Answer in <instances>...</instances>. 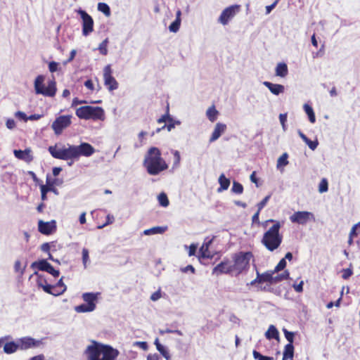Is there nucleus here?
Wrapping results in <instances>:
<instances>
[{
    "label": "nucleus",
    "mask_w": 360,
    "mask_h": 360,
    "mask_svg": "<svg viewBox=\"0 0 360 360\" xmlns=\"http://www.w3.org/2000/svg\"><path fill=\"white\" fill-rule=\"evenodd\" d=\"M252 252H238L232 255V260L224 258L212 269V274H229L237 276L250 268V262L253 259Z\"/></svg>",
    "instance_id": "1"
},
{
    "label": "nucleus",
    "mask_w": 360,
    "mask_h": 360,
    "mask_svg": "<svg viewBox=\"0 0 360 360\" xmlns=\"http://www.w3.org/2000/svg\"><path fill=\"white\" fill-rule=\"evenodd\" d=\"M49 152L56 159L69 160H77L80 156L89 157L95 153L94 148L89 143H82L79 146L68 145L58 148L57 146L49 147Z\"/></svg>",
    "instance_id": "2"
},
{
    "label": "nucleus",
    "mask_w": 360,
    "mask_h": 360,
    "mask_svg": "<svg viewBox=\"0 0 360 360\" xmlns=\"http://www.w3.org/2000/svg\"><path fill=\"white\" fill-rule=\"evenodd\" d=\"M89 360H115L120 352L108 345L93 342L86 350Z\"/></svg>",
    "instance_id": "3"
},
{
    "label": "nucleus",
    "mask_w": 360,
    "mask_h": 360,
    "mask_svg": "<svg viewBox=\"0 0 360 360\" xmlns=\"http://www.w3.org/2000/svg\"><path fill=\"white\" fill-rule=\"evenodd\" d=\"M143 166L150 175H158L168 169L167 163L161 157V152L156 147L149 148L144 158Z\"/></svg>",
    "instance_id": "4"
},
{
    "label": "nucleus",
    "mask_w": 360,
    "mask_h": 360,
    "mask_svg": "<svg viewBox=\"0 0 360 360\" xmlns=\"http://www.w3.org/2000/svg\"><path fill=\"white\" fill-rule=\"evenodd\" d=\"M273 223L274 224L263 234L261 242L262 245L270 252L278 249L283 242V235L280 233L281 224L279 221L268 219L264 224Z\"/></svg>",
    "instance_id": "5"
},
{
    "label": "nucleus",
    "mask_w": 360,
    "mask_h": 360,
    "mask_svg": "<svg viewBox=\"0 0 360 360\" xmlns=\"http://www.w3.org/2000/svg\"><path fill=\"white\" fill-rule=\"evenodd\" d=\"M76 115L83 120H104L105 112L101 107L84 105L78 108Z\"/></svg>",
    "instance_id": "6"
},
{
    "label": "nucleus",
    "mask_w": 360,
    "mask_h": 360,
    "mask_svg": "<svg viewBox=\"0 0 360 360\" xmlns=\"http://www.w3.org/2000/svg\"><path fill=\"white\" fill-rule=\"evenodd\" d=\"M44 75H38L34 80V90L37 94H41L44 96L53 97L56 94V82L55 79L49 81L48 86L44 87Z\"/></svg>",
    "instance_id": "7"
},
{
    "label": "nucleus",
    "mask_w": 360,
    "mask_h": 360,
    "mask_svg": "<svg viewBox=\"0 0 360 360\" xmlns=\"http://www.w3.org/2000/svg\"><path fill=\"white\" fill-rule=\"evenodd\" d=\"M99 292H85L82 295V299L86 302L75 307L77 313H86L93 311L96 307V302Z\"/></svg>",
    "instance_id": "8"
},
{
    "label": "nucleus",
    "mask_w": 360,
    "mask_h": 360,
    "mask_svg": "<svg viewBox=\"0 0 360 360\" xmlns=\"http://www.w3.org/2000/svg\"><path fill=\"white\" fill-rule=\"evenodd\" d=\"M72 117L70 115H60L56 118L51 124V128L55 134L60 135L63 131L70 127L72 124Z\"/></svg>",
    "instance_id": "9"
},
{
    "label": "nucleus",
    "mask_w": 360,
    "mask_h": 360,
    "mask_svg": "<svg viewBox=\"0 0 360 360\" xmlns=\"http://www.w3.org/2000/svg\"><path fill=\"white\" fill-rule=\"evenodd\" d=\"M103 82L109 91L116 90L119 87V84L112 76V69L111 65L108 64L103 68Z\"/></svg>",
    "instance_id": "10"
},
{
    "label": "nucleus",
    "mask_w": 360,
    "mask_h": 360,
    "mask_svg": "<svg viewBox=\"0 0 360 360\" xmlns=\"http://www.w3.org/2000/svg\"><path fill=\"white\" fill-rule=\"evenodd\" d=\"M77 12L82 20V34L84 36H88L94 31V20L85 11L79 8Z\"/></svg>",
    "instance_id": "11"
},
{
    "label": "nucleus",
    "mask_w": 360,
    "mask_h": 360,
    "mask_svg": "<svg viewBox=\"0 0 360 360\" xmlns=\"http://www.w3.org/2000/svg\"><path fill=\"white\" fill-rule=\"evenodd\" d=\"M158 122L159 124L165 123V125L162 128H159L157 129V131L159 132L160 130L163 129H167L169 131H170L172 129L175 127L176 125H179L181 124L179 121L174 120L169 115V105L167 103L166 106V112L165 114L162 115L158 120Z\"/></svg>",
    "instance_id": "12"
},
{
    "label": "nucleus",
    "mask_w": 360,
    "mask_h": 360,
    "mask_svg": "<svg viewBox=\"0 0 360 360\" xmlns=\"http://www.w3.org/2000/svg\"><path fill=\"white\" fill-rule=\"evenodd\" d=\"M240 5H232L226 8L219 18V22L226 25L240 11Z\"/></svg>",
    "instance_id": "13"
},
{
    "label": "nucleus",
    "mask_w": 360,
    "mask_h": 360,
    "mask_svg": "<svg viewBox=\"0 0 360 360\" xmlns=\"http://www.w3.org/2000/svg\"><path fill=\"white\" fill-rule=\"evenodd\" d=\"M31 268L40 271H46L54 277H58L60 274L58 270H56L53 266L46 259H41L32 263Z\"/></svg>",
    "instance_id": "14"
},
{
    "label": "nucleus",
    "mask_w": 360,
    "mask_h": 360,
    "mask_svg": "<svg viewBox=\"0 0 360 360\" xmlns=\"http://www.w3.org/2000/svg\"><path fill=\"white\" fill-rule=\"evenodd\" d=\"M314 214L307 211H298L293 213L290 217V220L292 223L298 224H306L309 221L314 220Z\"/></svg>",
    "instance_id": "15"
},
{
    "label": "nucleus",
    "mask_w": 360,
    "mask_h": 360,
    "mask_svg": "<svg viewBox=\"0 0 360 360\" xmlns=\"http://www.w3.org/2000/svg\"><path fill=\"white\" fill-rule=\"evenodd\" d=\"M18 344L20 349L26 350L30 348L38 347L41 345V341L30 337H25L19 340Z\"/></svg>",
    "instance_id": "16"
},
{
    "label": "nucleus",
    "mask_w": 360,
    "mask_h": 360,
    "mask_svg": "<svg viewBox=\"0 0 360 360\" xmlns=\"http://www.w3.org/2000/svg\"><path fill=\"white\" fill-rule=\"evenodd\" d=\"M39 231L44 235H50L56 229V221L52 220L51 221L44 222L40 220L38 223Z\"/></svg>",
    "instance_id": "17"
},
{
    "label": "nucleus",
    "mask_w": 360,
    "mask_h": 360,
    "mask_svg": "<svg viewBox=\"0 0 360 360\" xmlns=\"http://www.w3.org/2000/svg\"><path fill=\"white\" fill-rule=\"evenodd\" d=\"M13 153L16 158L22 160L27 163H30L33 160L32 152L30 148H25L24 150H15Z\"/></svg>",
    "instance_id": "18"
},
{
    "label": "nucleus",
    "mask_w": 360,
    "mask_h": 360,
    "mask_svg": "<svg viewBox=\"0 0 360 360\" xmlns=\"http://www.w3.org/2000/svg\"><path fill=\"white\" fill-rule=\"evenodd\" d=\"M226 125L225 124L218 122L216 124L214 131L210 138V142H214L217 140L222 134L225 132Z\"/></svg>",
    "instance_id": "19"
},
{
    "label": "nucleus",
    "mask_w": 360,
    "mask_h": 360,
    "mask_svg": "<svg viewBox=\"0 0 360 360\" xmlns=\"http://www.w3.org/2000/svg\"><path fill=\"white\" fill-rule=\"evenodd\" d=\"M205 243V249H204V258H213L215 255L217 256L216 259H219L220 258V255L216 250H210L212 245V240L206 241V239L204 240Z\"/></svg>",
    "instance_id": "20"
},
{
    "label": "nucleus",
    "mask_w": 360,
    "mask_h": 360,
    "mask_svg": "<svg viewBox=\"0 0 360 360\" xmlns=\"http://www.w3.org/2000/svg\"><path fill=\"white\" fill-rule=\"evenodd\" d=\"M263 84L274 95H278L284 91V86L278 84H273L270 82H264Z\"/></svg>",
    "instance_id": "21"
},
{
    "label": "nucleus",
    "mask_w": 360,
    "mask_h": 360,
    "mask_svg": "<svg viewBox=\"0 0 360 360\" xmlns=\"http://www.w3.org/2000/svg\"><path fill=\"white\" fill-rule=\"evenodd\" d=\"M44 291L54 296H58L65 292V288L60 289L56 285L46 284L44 286Z\"/></svg>",
    "instance_id": "22"
},
{
    "label": "nucleus",
    "mask_w": 360,
    "mask_h": 360,
    "mask_svg": "<svg viewBox=\"0 0 360 360\" xmlns=\"http://www.w3.org/2000/svg\"><path fill=\"white\" fill-rule=\"evenodd\" d=\"M181 11L180 9H178L176 12V19L174 22L171 23V25L169 26V30L172 32H176L179 31L181 25Z\"/></svg>",
    "instance_id": "23"
},
{
    "label": "nucleus",
    "mask_w": 360,
    "mask_h": 360,
    "mask_svg": "<svg viewBox=\"0 0 360 360\" xmlns=\"http://www.w3.org/2000/svg\"><path fill=\"white\" fill-rule=\"evenodd\" d=\"M295 348L292 344H287L284 347L282 360H293Z\"/></svg>",
    "instance_id": "24"
},
{
    "label": "nucleus",
    "mask_w": 360,
    "mask_h": 360,
    "mask_svg": "<svg viewBox=\"0 0 360 360\" xmlns=\"http://www.w3.org/2000/svg\"><path fill=\"white\" fill-rule=\"evenodd\" d=\"M288 73V66L285 63H280L276 68V75L285 77Z\"/></svg>",
    "instance_id": "25"
},
{
    "label": "nucleus",
    "mask_w": 360,
    "mask_h": 360,
    "mask_svg": "<svg viewBox=\"0 0 360 360\" xmlns=\"http://www.w3.org/2000/svg\"><path fill=\"white\" fill-rule=\"evenodd\" d=\"M18 349L19 344L13 341L6 342L4 346V352L8 354L15 352Z\"/></svg>",
    "instance_id": "26"
},
{
    "label": "nucleus",
    "mask_w": 360,
    "mask_h": 360,
    "mask_svg": "<svg viewBox=\"0 0 360 360\" xmlns=\"http://www.w3.org/2000/svg\"><path fill=\"white\" fill-rule=\"evenodd\" d=\"M274 273L273 272H265L262 274H259L257 273V281L258 283H262L264 282H268L272 284V279H273V274Z\"/></svg>",
    "instance_id": "27"
},
{
    "label": "nucleus",
    "mask_w": 360,
    "mask_h": 360,
    "mask_svg": "<svg viewBox=\"0 0 360 360\" xmlns=\"http://www.w3.org/2000/svg\"><path fill=\"white\" fill-rule=\"evenodd\" d=\"M220 187L217 189L218 192L227 190L230 186V180L225 176L224 174H221L219 178Z\"/></svg>",
    "instance_id": "28"
},
{
    "label": "nucleus",
    "mask_w": 360,
    "mask_h": 360,
    "mask_svg": "<svg viewBox=\"0 0 360 360\" xmlns=\"http://www.w3.org/2000/svg\"><path fill=\"white\" fill-rule=\"evenodd\" d=\"M299 135L300 136V138L303 140V141L305 142L306 144H307V146H309V148L312 150H314L316 148H317V146L319 144L318 141H311L304 133H302L301 131H299Z\"/></svg>",
    "instance_id": "29"
},
{
    "label": "nucleus",
    "mask_w": 360,
    "mask_h": 360,
    "mask_svg": "<svg viewBox=\"0 0 360 360\" xmlns=\"http://www.w3.org/2000/svg\"><path fill=\"white\" fill-rule=\"evenodd\" d=\"M265 336L268 340H271V339L278 340L279 338V333L274 326L271 325L269 327L267 331L266 332Z\"/></svg>",
    "instance_id": "30"
},
{
    "label": "nucleus",
    "mask_w": 360,
    "mask_h": 360,
    "mask_svg": "<svg viewBox=\"0 0 360 360\" xmlns=\"http://www.w3.org/2000/svg\"><path fill=\"white\" fill-rule=\"evenodd\" d=\"M304 110L306 114L308 115L309 122L311 123H314L316 122V116L312 107L306 103L304 105Z\"/></svg>",
    "instance_id": "31"
},
{
    "label": "nucleus",
    "mask_w": 360,
    "mask_h": 360,
    "mask_svg": "<svg viewBox=\"0 0 360 360\" xmlns=\"http://www.w3.org/2000/svg\"><path fill=\"white\" fill-rule=\"evenodd\" d=\"M167 229V226H155L149 229H146L144 231V234L150 235V234H158V233H163Z\"/></svg>",
    "instance_id": "32"
},
{
    "label": "nucleus",
    "mask_w": 360,
    "mask_h": 360,
    "mask_svg": "<svg viewBox=\"0 0 360 360\" xmlns=\"http://www.w3.org/2000/svg\"><path fill=\"white\" fill-rule=\"evenodd\" d=\"M218 114L219 112L216 110L214 105L209 108L206 112L207 118L212 122L217 120Z\"/></svg>",
    "instance_id": "33"
},
{
    "label": "nucleus",
    "mask_w": 360,
    "mask_h": 360,
    "mask_svg": "<svg viewBox=\"0 0 360 360\" xmlns=\"http://www.w3.org/2000/svg\"><path fill=\"white\" fill-rule=\"evenodd\" d=\"M155 345L156 346V349L160 352V353L167 360L169 359V354L167 349L162 346L160 342L158 339H156L155 341Z\"/></svg>",
    "instance_id": "34"
},
{
    "label": "nucleus",
    "mask_w": 360,
    "mask_h": 360,
    "mask_svg": "<svg viewBox=\"0 0 360 360\" xmlns=\"http://www.w3.org/2000/svg\"><path fill=\"white\" fill-rule=\"evenodd\" d=\"M290 273L288 270H285L281 274H278L276 276H273L272 284L277 283L284 280H287L289 278Z\"/></svg>",
    "instance_id": "35"
},
{
    "label": "nucleus",
    "mask_w": 360,
    "mask_h": 360,
    "mask_svg": "<svg viewBox=\"0 0 360 360\" xmlns=\"http://www.w3.org/2000/svg\"><path fill=\"white\" fill-rule=\"evenodd\" d=\"M98 10L105 14L106 16H109L110 15V8L109 6L105 3H98Z\"/></svg>",
    "instance_id": "36"
},
{
    "label": "nucleus",
    "mask_w": 360,
    "mask_h": 360,
    "mask_svg": "<svg viewBox=\"0 0 360 360\" xmlns=\"http://www.w3.org/2000/svg\"><path fill=\"white\" fill-rule=\"evenodd\" d=\"M171 153L173 155V168L179 167L181 161V155L178 150H171Z\"/></svg>",
    "instance_id": "37"
},
{
    "label": "nucleus",
    "mask_w": 360,
    "mask_h": 360,
    "mask_svg": "<svg viewBox=\"0 0 360 360\" xmlns=\"http://www.w3.org/2000/svg\"><path fill=\"white\" fill-rule=\"evenodd\" d=\"M108 39L106 38L104 39L98 46V50L101 54L103 56H106L108 54Z\"/></svg>",
    "instance_id": "38"
},
{
    "label": "nucleus",
    "mask_w": 360,
    "mask_h": 360,
    "mask_svg": "<svg viewBox=\"0 0 360 360\" xmlns=\"http://www.w3.org/2000/svg\"><path fill=\"white\" fill-rule=\"evenodd\" d=\"M158 202L160 205H162V207H167L169 203L168 198L165 193H161L158 195Z\"/></svg>",
    "instance_id": "39"
},
{
    "label": "nucleus",
    "mask_w": 360,
    "mask_h": 360,
    "mask_svg": "<svg viewBox=\"0 0 360 360\" xmlns=\"http://www.w3.org/2000/svg\"><path fill=\"white\" fill-rule=\"evenodd\" d=\"M231 191L236 194H241L243 192V186L239 182L233 181Z\"/></svg>",
    "instance_id": "40"
},
{
    "label": "nucleus",
    "mask_w": 360,
    "mask_h": 360,
    "mask_svg": "<svg viewBox=\"0 0 360 360\" xmlns=\"http://www.w3.org/2000/svg\"><path fill=\"white\" fill-rule=\"evenodd\" d=\"M252 355H253V357L257 360H274L273 357L263 356L259 352H257L256 350H253Z\"/></svg>",
    "instance_id": "41"
},
{
    "label": "nucleus",
    "mask_w": 360,
    "mask_h": 360,
    "mask_svg": "<svg viewBox=\"0 0 360 360\" xmlns=\"http://www.w3.org/2000/svg\"><path fill=\"white\" fill-rule=\"evenodd\" d=\"M328 189V183L326 179H323L319 186V191L320 193L326 192Z\"/></svg>",
    "instance_id": "42"
},
{
    "label": "nucleus",
    "mask_w": 360,
    "mask_h": 360,
    "mask_svg": "<svg viewBox=\"0 0 360 360\" xmlns=\"http://www.w3.org/2000/svg\"><path fill=\"white\" fill-rule=\"evenodd\" d=\"M286 266V261L285 260V258L281 259L278 264L276 266L273 273L278 272L280 271H282L285 269Z\"/></svg>",
    "instance_id": "43"
},
{
    "label": "nucleus",
    "mask_w": 360,
    "mask_h": 360,
    "mask_svg": "<svg viewBox=\"0 0 360 360\" xmlns=\"http://www.w3.org/2000/svg\"><path fill=\"white\" fill-rule=\"evenodd\" d=\"M288 164V154L283 153L278 160V166H285Z\"/></svg>",
    "instance_id": "44"
},
{
    "label": "nucleus",
    "mask_w": 360,
    "mask_h": 360,
    "mask_svg": "<svg viewBox=\"0 0 360 360\" xmlns=\"http://www.w3.org/2000/svg\"><path fill=\"white\" fill-rule=\"evenodd\" d=\"M82 254V262H83V264L84 266V268H86V264H87V262L89 260V250H88V249L83 248Z\"/></svg>",
    "instance_id": "45"
},
{
    "label": "nucleus",
    "mask_w": 360,
    "mask_h": 360,
    "mask_svg": "<svg viewBox=\"0 0 360 360\" xmlns=\"http://www.w3.org/2000/svg\"><path fill=\"white\" fill-rule=\"evenodd\" d=\"M34 274H36L37 276V283L38 286H39L44 289V286H45L46 284H48L46 283V279L44 278L43 276L38 274L37 272H34Z\"/></svg>",
    "instance_id": "46"
},
{
    "label": "nucleus",
    "mask_w": 360,
    "mask_h": 360,
    "mask_svg": "<svg viewBox=\"0 0 360 360\" xmlns=\"http://www.w3.org/2000/svg\"><path fill=\"white\" fill-rule=\"evenodd\" d=\"M285 338L289 342L288 344H292L294 340L295 334L292 332H290L286 329H283Z\"/></svg>",
    "instance_id": "47"
},
{
    "label": "nucleus",
    "mask_w": 360,
    "mask_h": 360,
    "mask_svg": "<svg viewBox=\"0 0 360 360\" xmlns=\"http://www.w3.org/2000/svg\"><path fill=\"white\" fill-rule=\"evenodd\" d=\"M270 198L271 195H269L257 204V210H259V212H260L264 208V207L266 205Z\"/></svg>",
    "instance_id": "48"
},
{
    "label": "nucleus",
    "mask_w": 360,
    "mask_h": 360,
    "mask_svg": "<svg viewBox=\"0 0 360 360\" xmlns=\"http://www.w3.org/2000/svg\"><path fill=\"white\" fill-rule=\"evenodd\" d=\"M358 228H360V221L352 226L349 236L353 238L356 237L359 234L357 232Z\"/></svg>",
    "instance_id": "49"
},
{
    "label": "nucleus",
    "mask_w": 360,
    "mask_h": 360,
    "mask_svg": "<svg viewBox=\"0 0 360 360\" xmlns=\"http://www.w3.org/2000/svg\"><path fill=\"white\" fill-rule=\"evenodd\" d=\"M185 247H186V248H188V255L189 256L195 255L197 248H198V245L196 244L193 243L188 247L186 245Z\"/></svg>",
    "instance_id": "50"
},
{
    "label": "nucleus",
    "mask_w": 360,
    "mask_h": 360,
    "mask_svg": "<svg viewBox=\"0 0 360 360\" xmlns=\"http://www.w3.org/2000/svg\"><path fill=\"white\" fill-rule=\"evenodd\" d=\"M160 333L161 335H163L165 333H176V334H178V335H181V333L180 330H172V329H169V328H166L165 330H160Z\"/></svg>",
    "instance_id": "51"
},
{
    "label": "nucleus",
    "mask_w": 360,
    "mask_h": 360,
    "mask_svg": "<svg viewBox=\"0 0 360 360\" xmlns=\"http://www.w3.org/2000/svg\"><path fill=\"white\" fill-rule=\"evenodd\" d=\"M353 272L350 269H346L343 270L342 278L345 280L348 279L352 275Z\"/></svg>",
    "instance_id": "52"
},
{
    "label": "nucleus",
    "mask_w": 360,
    "mask_h": 360,
    "mask_svg": "<svg viewBox=\"0 0 360 360\" xmlns=\"http://www.w3.org/2000/svg\"><path fill=\"white\" fill-rule=\"evenodd\" d=\"M58 63L55 61H51L49 64V70L51 72H54L58 70Z\"/></svg>",
    "instance_id": "53"
},
{
    "label": "nucleus",
    "mask_w": 360,
    "mask_h": 360,
    "mask_svg": "<svg viewBox=\"0 0 360 360\" xmlns=\"http://www.w3.org/2000/svg\"><path fill=\"white\" fill-rule=\"evenodd\" d=\"M14 269L16 272L20 271V274H22L24 269H21V262L19 260L15 261L14 264Z\"/></svg>",
    "instance_id": "54"
},
{
    "label": "nucleus",
    "mask_w": 360,
    "mask_h": 360,
    "mask_svg": "<svg viewBox=\"0 0 360 360\" xmlns=\"http://www.w3.org/2000/svg\"><path fill=\"white\" fill-rule=\"evenodd\" d=\"M15 117L19 118V119H20V120H23L25 121H27L28 120V118L27 117L25 113L23 112H21V111H18L15 113Z\"/></svg>",
    "instance_id": "55"
},
{
    "label": "nucleus",
    "mask_w": 360,
    "mask_h": 360,
    "mask_svg": "<svg viewBox=\"0 0 360 360\" xmlns=\"http://www.w3.org/2000/svg\"><path fill=\"white\" fill-rule=\"evenodd\" d=\"M84 86L91 91H93L94 89L93 82L91 79H87L84 82Z\"/></svg>",
    "instance_id": "56"
},
{
    "label": "nucleus",
    "mask_w": 360,
    "mask_h": 360,
    "mask_svg": "<svg viewBox=\"0 0 360 360\" xmlns=\"http://www.w3.org/2000/svg\"><path fill=\"white\" fill-rule=\"evenodd\" d=\"M303 281H301L299 284L294 285L293 287L295 290L297 292H302L303 291Z\"/></svg>",
    "instance_id": "57"
},
{
    "label": "nucleus",
    "mask_w": 360,
    "mask_h": 360,
    "mask_svg": "<svg viewBox=\"0 0 360 360\" xmlns=\"http://www.w3.org/2000/svg\"><path fill=\"white\" fill-rule=\"evenodd\" d=\"M6 127L11 129H13L15 127V122L13 119H8L6 121Z\"/></svg>",
    "instance_id": "58"
},
{
    "label": "nucleus",
    "mask_w": 360,
    "mask_h": 360,
    "mask_svg": "<svg viewBox=\"0 0 360 360\" xmlns=\"http://www.w3.org/2000/svg\"><path fill=\"white\" fill-rule=\"evenodd\" d=\"M115 219H114V217L110 215V214H108L107 217H106V221L105 223L102 226H105L108 224H112L113 221H114Z\"/></svg>",
    "instance_id": "59"
},
{
    "label": "nucleus",
    "mask_w": 360,
    "mask_h": 360,
    "mask_svg": "<svg viewBox=\"0 0 360 360\" xmlns=\"http://www.w3.org/2000/svg\"><path fill=\"white\" fill-rule=\"evenodd\" d=\"M160 297H161V294L159 291H156V292H153L150 296V299L153 301H156V300H159Z\"/></svg>",
    "instance_id": "60"
},
{
    "label": "nucleus",
    "mask_w": 360,
    "mask_h": 360,
    "mask_svg": "<svg viewBox=\"0 0 360 360\" xmlns=\"http://www.w3.org/2000/svg\"><path fill=\"white\" fill-rule=\"evenodd\" d=\"M278 2V0H276L272 4L266 6V13H269L271 11V10L276 6Z\"/></svg>",
    "instance_id": "61"
},
{
    "label": "nucleus",
    "mask_w": 360,
    "mask_h": 360,
    "mask_svg": "<svg viewBox=\"0 0 360 360\" xmlns=\"http://www.w3.org/2000/svg\"><path fill=\"white\" fill-rule=\"evenodd\" d=\"M259 213H260V212H259V210H257V212L252 217V223H257V224L259 223Z\"/></svg>",
    "instance_id": "62"
},
{
    "label": "nucleus",
    "mask_w": 360,
    "mask_h": 360,
    "mask_svg": "<svg viewBox=\"0 0 360 360\" xmlns=\"http://www.w3.org/2000/svg\"><path fill=\"white\" fill-rule=\"evenodd\" d=\"M50 191H51V186H48L47 185L41 186V193H47Z\"/></svg>",
    "instance_id": "63"
},
{
    "label": "nucleus",
    "mask_w": 360,
    "mask_h": 360,
    "mask_svg": "<svg viewBox=\"0 0 360 360\" xmlns=\"http://www.w3.org/2000/svg\"><path fill=\"white\" fill-rule=\"evenodd\" d=\"M147 360H160V358L158 354H149L147 356Z\"/></svg>",
    "instance_id": "64"
}]
</instances>
